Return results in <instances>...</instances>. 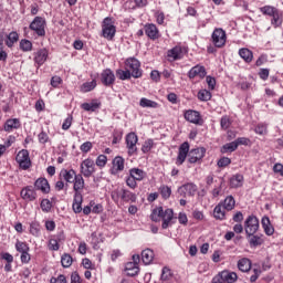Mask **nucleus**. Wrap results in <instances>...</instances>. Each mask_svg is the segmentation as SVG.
I'll list each match as a JSON object with an SVG mask.
<instances>
[{"label": "nucleus", "instance_id": "nucleus-27", "mask_svg": "<svg viewBox=\"0 0 283 283\" xmlns=\"http://www.w3.org/2000/svg\"><path fill=\"white\" fill-rule=\"evenodd\" d=\"M102 103L98 99H92L91 103H83L81 107L84 109V112H97V109H101Z\"/></svg>", "mask_w": 283, "mask_h": 283}, {"label": "nucleus", "instance_id": "nucleus-12", "mask_svg": "<svg viewBox=\"0 0 283 283\" xmlns=\"http://www.w3.org/2000/svg\"><path fill=\"white\" fill-rule=\"evenodd\" d=\"M211 41L214 48H224L227 45V32L222 28H217L211 34Z\"/></svg>", "mask_w": 283, "mask_h": 283}, {"label": "nucleus", "instance_id": "nucleus-3", "mask_svg": "<svg viewBox=\"0 0 283 283\" xmlns=\"http://www.w3.org/2000/svg\"><path fill=\"white\" fill-rule=\"evenodd\" d=\"M260 12L264 15V17H271V25H273V28H280L283 23V13L282 11H280V9L273 7V6H264L261 7Z\"/></svg>", "mask_w": 283, "mask_h": 283}, {"label": "nucleus", "instance_id": "nucleus-11", "mask_svg": "<svg viewBox=\"0 0 283 283\" xmlns=\"http://www.w3.org/2000/svg\"><path fill=\"white\" fill-rule=\"evenodd\" d=\"M45 22L43 17H35L30 23L29 29L36 34V36H45Z\"/></svg>", "mask_w": 283, "mask_h": 283}, {"label": "nucleus", "instance_id": "nucleus-17", "mask_svg": "<svg viewBox=\"0 0 283 283\" xmlns=\"http://www.w3.org/2000/svg\"><path fill=\"white\" fill-rule=\"evenodd\" d=\"M50 56V51L48 49L43 48L38 50L33 53V61L35 63L36 67H41L48 61V57Z\"/></svg>", "mask_w": 283, "mask_h": 283}, {"label": "nucleus", "instance_id": "nucleus-28", "mask_svg": "<svg viewBox=\"0 0 283 283\" xmlns=\"http://www.w3.org/2000/svg\"><path fill=\"white\" fill-rule=\"evenodd\" d=\"M219 205H221L226 211H233V209H235V198L229 195L224 200H221Z\"/></svg>", "mask_w": 283, "mask_h": 283}, {"label": "nucleus", "instance_id": "nucleus-41", "mask_svg": "<svg viewBox=\"0 0 283 283\" xmlns=\"http://www.w3.org/2000/svg\"><path fill=\"white\" fill-rule=\"evenodd\" d=\"M254 133L259 136H266V134H269V124L259 123L254 128Z\"/></svg>", "mask_w": 283, "mask_h": 283}, {"label": "nucleus", "instance_id": "nucleus-63", "mask_svg": "<svg viewBox=\"0 0 283 283\" xmlns=\"http://www.w3.org/2000/svg\"><path fill=\"white\" fill-rule=\"evenodd\" d=\"M50 283H67V277H65L63 274H60L57 277H51Z\"/></svg>", "mask_w": 283, "mask_h": 283}, {"label": "nucleus", "instance_id": "nucleus-48", "mask_svg": "<svg viewBox=\"0 0 283 283\" xmlns=\"http://www.w3.org/2000/svg\"><path fill=\"white\" fill-rule=\"evenodd\" d=\"M32 41L28 40V39H22L20 41V50L22 52H32Z\"/></svg>", "mask_w": 283, "mask_h": 283}, {"label": "nucleus", "instance_id": "nucleus-36", "mask_svg": "<svg viewBox=\"0 0 283 283\" xmlns=\"http://www.w3.org/2000/svg\"><path fill=\"white\" fill-rule=\"evenodd\" d=\"M74 264V258H72V254L70 253H63L61 255V265L63 269H70Z\"/></svg>", "mask_w": 283, "mask_h": 283}, {"label": "nucleus", "instance_id": "nucleus-30", "mask_svg": "<svg viewBox=\"0 0 283 283\" xmlns=\"http://www.w3.org/2000/svg\"><path fill=\"white\" fill-rule=\"evenodd\" d=\"M213 218L216 220H227V209L222 206V203H218L213 209Z\"/></svg>", "mask_w": 283, "mask_h": 283}, {"label": "nucleus", "instance_id": "nucleus-21", "mask_svg": "<svg viewBox=\"0 0 283 283\" xmlns=\"http://www.w3.org/2000/svg\"><path fill=\"white\" fill-rule=\"evenodd\" d=\"M17 129H21V119L20 118H9L3 124V130L7 134H12V132H17Z\"/></svg>", "mask_w": 283, "mask_h": 283}, {"label": "nucleus", "instance_id": "nucleus-23", "mask_svg": "<svg viewBox=\"0 0 283 283\" xmlns=\"http://www.w3.org/2000/svg\"><path fill=\"white\" fill-rule=\"evenodd\" d=\"M167 56L168 59H171V61H180V59L185 56V49L180 45H176L175 48L168 50Z\"/></svg>", "mask_w": 283, "mask_h": 283}, {"label": "nucleus", "instance_id": "nucleus-61", "mask_svg": "<svg viewBox=\"0 0 283 283\" xmlns=\"http://www.w3.org/2000/svg\"><path fill=\"white\" fill-rule=\"evenodd\" d=\"M155 18H156L158 25H165V12L157 11L155 13Z\"/></svg>", "mask_w": 283, "mask_h": 283}, {"label": "nucleus", "instance_id": "nucleus-33", "mask_svg": "<svg viewBox=\"0 0 283 283\" xmlns=\"http://www.w3.org/2000/svg\"><path fill=\"white\" fill-rule=\"evenodd\" d=\"M139 105L144 108H151V109H158V107H160V104H158L157 102H154L149 98L146 97H142L139 101Z\"/></svg>", "mask_w": 283, "mask_h": 283}, {"label": "nucleus", "instance_id": "nucleus-60", "mask_svg": "<svg viewBox=\"0 0 283 283\" xmlns=\"http://www.w3.org/2000/svg\"><path fill=\"white\" fill-rule=\"evenodd\" d=\"M271 74V70L269 69H260L259 77L261 81H269V75Z\"/></svg>", "mask_w": 283, "mask_h": 283}, {"label": "nucleus", "instance_id": "nucleus-38", "mask_svg": "<svg viewBox=\"0 0 283 283\" xmlns=\"http://www.w3.org/2000/svg\"><path fill=\"white\" fill-rule=\"evenodd\" d=\"M96 80H93L91 82H85L81 85L80 87V92H82V94H87V92H92L94 90H96Z\"/></svg>", "mask_w": 283, "mask_h": 283}, {"label": "nucleus", "instance_id": "nucleus-37", "mask_svg": "<svg viewBox=\"0 0 283 283\" xmlns=\"http://www.w3.org/2000/svg\"><path fill=\"white\" fill-rule=\"evenodd\" d=\"M221 275L224 283H234L238 281V274L235 272L222 271Z\"/></svg>", "mask_w": 283, "mask_h": 283}, {"label": "nucleus", "instance_id": "nucleus-13", "mask_svg": "<svg viewBox=\"0 0 283 283\" xmlns=\"http://www.w3.org/2000/svg\"><path fill=\"white\" fill-rule=\"evenodd\" d=\"M126 149L128 156H136L138 154V135L136 133H128L125 137Z\"/></svg>", "mask_w": 283, "mask_h": 283}, {"label": "nucleus", "instance_id": "nucleus-35", "mask_svg": "<svg viewBox=\"0 0 283 283\" xmlns=\"http://www.w3.org/2000/svg\"><path fill=\"white\" fill-rule=\"evenodd\" d=\"M238 269L239 271H242V273H249V271H251V261L247 258L239 260Z\"/></svg>", "mask_w": 283, "mask_h": 283}, {"label": "nucleus", "instance_id": "nucleus-31", "mask_svg": "<svg viewBox=\"0 0 283 283\" xmlns=\"http://www.w3.org/2000/svg\"><path fill=\"white\" fill-rule=\"evenodd\" d=\"M243 182H244V176L240 175V174H237V175L231 177L230 187L232 189H238V188L242 187Z\"/></svg>", "mask_w": 283, "mask_h": 283}, {"label": "nucleus", "instance_id": "nucleus-22", "mask_svg": "<svg viewBox=\"0 0 283 283\" xmlns=\"http://www.w3.org/2000/svg\"><path fill=\"white\" fill-rule=\"evenodd\" d=\"M34 187L36 191H41V193L48 195L51 191L50 181L45 179V177H40L34 181Z\"/></svg>", "mask_w": 283, "mask_h": 283}, {"label": "nucleus", "instance_id": "nucleus-53", "mask_svg": "<svg viewBox=\"0 0 283 283\" xmlns=\"http://www.w3.org/2000/svg\"><path fill=\"white\" fill-rule=\"evenodd\" d=\"M95 165L99 168L103 169L107 165V157L105 155H98Z\"/></svg>", "mask_w": 283, "mask_h": 283}, {"label": "nucleus", "instance_id": "nucleus-58", "mask_svg": "<svg viewBox=\"0 0 283 283\" xmlns=\"http://www.w3.org/2000/svg\"><path fill=\"white\" fill-rule=\"evenodd\" d=\"M90 205L92 207V213H103V205L96 203L95 201H91Z\"/></svg>", "mask_w": 283, "mask_h": 283}, {"label": "nucleus", "instance_id": "nucleus-32", "mask_svg": "<svg viewBox=\"0 0 283 283\" xmlns=\"http://www.w3.org/2000/svg\"><path fill=\"white\" fill-rule=\"evenodd\" d=\"M248 240L251 249H255L264 244V239L260 235L252 234L251 237H248Z\"/></svg>", "mask_w": 283, "mask_h": 283}, {"label": "nucleus", "instance_id": "nucleus-56", "mask_svg": "<svg viewBox=\"0 0 283 283\" xmlns=\"http://www.w3.org/2000/svg\"><path fill=\"white\" fill-rule=\"evenodd\" d=\"M218 167L220 169H224V167H229V165H231V158L229 157H221L218 163H217Z\"/></svg>", "mask_w": 283, "mask_h": 283}, {"label": "nucleus", "instance_id": "nucleus-64", "mask_svg": "<svg viewBox=\"0 0 283 283\" xmlns=\"http://www.w3.org/2000/svg\"><path fill=\"white\" fill-rule=\"evenodd\" d=\"M273 171L283 178V165L281 163H277L273 166Z\"/></svg>", "mask_w": 283, "mask_h": 283}, {"label": "nucleus", "instance_id": "nucleus-62", "mask_svg": "<svg viewBox=\"0 0 283 283\" xmlns=\"http://www.w3.org/2000/svg\"><path fill=\"white\" fill-rule=\"evenodd\" d=\"M63 84V78H61V76H57V75H54L52 78H51V85L52 87H59V85H62Z\"/></svg>", "mask_w": 283, "mask_h": 283}, {"label": "nucleus", "instance_id": "nucleus-10", "mask_svg": "<svg viewBox=\"0 0 283 283\" xmlns=\"http://www.w3.org/2000/svg\"><path fill=\"white\" fill-rule=\"evenodd\" d=\"M80 174L84 176V178H92L94 174H96V164L94 159L86 158L80 165Z\"/></svg>", "mask_w": 283, "mask_h": 283}, {"label": "nucleus", "instance_id": "nucleus-26", "mask_svg": "<svg viewBox=\"0 0 283 283\" xmlns=\"http://www.w3.org/2000/svg\"><path fill=\"white\" fill-rule=\"evenodd\" d=\"M72 209L74 213H81L83 211V195L81 192L74 195Z\"/></svg>", "mask_w": 283, "mask_h": 283}, {"label": "nucleus", "instance_id": "nucleus-57", "mask_svg": "<svg viewBox=\"0 0 283 283\" xmlns=\"http://www.w3.org/2000/svg\"><path fill=\"white\" fill-rule=\"evenodd\" d=\"M38 140H39L40 145H45L46 143H50V136L48 135V133H45V130H42L38 135Z\"/></svg>", "mask_w": 283, "mask_h": 283}, {"label": "nucleus", "instance_id": "nucleus-18", "mask_svg": "<svg viewBox=\"0 0 283 283\" xmlns=\"http://www.w3.org/2000/svg\"><path fill=\"white\" fill-rule=\"evenodd\" d=\"M144 32L150 41H158V39H160V30H158V27L154 23H146L144 25Z\"/></svg>", "mask_w": 283, "mask_h": 283}, {"label": "nucleus", "instance_id": "nucleus-7", "mask_svg": "<svg viewBox=\"0 0 283 283\" xmlns=\"http://www.w3.org/2000/svg\"><path fill=\"white\" fill-rule=\"evenodd\" d=\"M125 70H127L133 78H140L143 76V69H140V61L136 57H127L124 62Z\"/></svg>", "mask_w": 283, "mask_h": 283}, {"label": "nucleus", "instance_id": "nucleus-39", "mask_svg": "<svg viewBox=\"0 0 283 283\" xmlns=\"http://www.w3.org/2000/svg\"><path fill=\"white\" fill-rule=\"evenodd\" d=\"M19 41V33L17 31H12L8 34L6 40L7 48H14V43Z\"/></svg>", "mask_w": 283, "mask_h": 283}, {"label": "nucleus", "instance_id": "nucleus-59", "mask_svg": "<svg viewBox=\"0 0 283 283\" xmlns=\"http://www.w3.org/2000/svg\"><path fill=\"white\" fill-rule=\"evenodd\" d=\"M72 120H74V118L72 117V115H69V116L64 119V122H63V124H62V129H63L64 132H67V129H70V128L72 127Z\"/></svg>", "mask_w": 283, "mask_h": 283}, {"label": "nucleus", "instance_id": "nucleus-55", "mask_svg": "<svg viewBox=\"0 0 283 283\" xmlns=\"http://www.w3.org/2000/svg\"><path fill=\"white\" fill-rule=\"evenodd\" d=\"M220 126L222 129L227 130L231 127V118L229 116H222L220 120Z\"/></svg>", "mask_w": 283, "mask_h": 283}, {"label": "nucleus", "instance_id": "nucleus-19", "mask_svg": "<svg viewBox=\"0 0 283 283\" xmlns=\"http://www.w3.org/2000/svg\"><path fill=\"white\" fill-rule=\"evenodd\" d=\"M20 196L25 202H34L36 200V190L32 186H27L22 188Z\"/></svg>", "mask_w": 283, "mask_h": 283}, {"label": "nucleus", "instance_id": "nucleus-4", "mask_svg": "<svg viewBox=\"0 0 283 283\" xmlns=\"http://www.w3.org/2000/svg\"><path fill=\"white\" fill-rule=\"evenodd\" d=\"M112 200L118 205V202H136L137 197L136 193L132 192L128 189L120 188L115 189L111 192Z\"/></svg>", "mask_w": 283, "mask_h": 283}, {"label": "nucleus", "instance_id": "nucleus-40", "mask_svg": "<svg viewBox=\"0 0 283 283\" xmlns=\"http://www.w3.org/2000/svg\"><path fill=\"white\" fill-rule=\"evenodd\" d=\"M142 261L144 264H151L154 262V252L151 249H146L142 252Z\"/></svg>", "mask_w": 283, "mask_h": 283}, {"label": "nucleus", "instance_id": "nucleus-6", "mask_svg": "<svg viewBox=\"0 0 283 283\" xmlns=\"http://www.w3.org/2000/svg\"><path fill=\"white\" fill-rule=\"evenodd\" d=\"M102 36L107 41H114L116 36V22L114 18L106 17L102 22Z\"/></svg>", "mask_w": 283, "mask_h": 283}, {"label": "nucleus", "instance_id": "nucleus-8", "mask_svg": "<svg viewBox=\"0 0 283 283\" xmlns=\"http://www.w3.org/2000/svg\"><path fill=\"white\" fill-rule=\"evenodd\" d=\"M15 163L19 165V169L28 171L32 168V159H30V151L28 149H21L15 156Z\"/></svg>", "mask_w": 283, "mask_h": 283}, {"label": "nucleus", "instance_id": "nucleus-42", "mask_svg": "<svg viewBox=\"0 0 283 283\" xmlns=\"http://www.w3.org/2000/svg\"><path fill=\"white\" fill-rule=\"evenodd\" d=\"M238 149V144L234 142L228 143L221 147V154H233Z\"/></svg>", "mask_w": 283, "mask_h": 283}, {"label": "nucleus", "instance_id": "nucleus-46", "mask_svg": "<svg viewBox=\"0 0 283 283\" xmlns=\"http://www.w3.org/2000/svg\"><path fill=\"white\" fill-rule=\"evenodd\" d=\"M15 251H18V253L30 252V245L28 244V242L17 240Z\"/></svg>", "mask_w": 283, "mask_h": 283}, {"label": "nucleus", "instance_id": "nucleus-5", "mask_svg": "<svg viewBox=\"0 0 283 283\" xmlns=\"http://www.w3.org/2000/svg\"><path fill=\"white\" fill-rule=\"evenodd\" d=\"M147 178V172L140 168H130L129 174L126 177V185L129 189H136L138 182H143Z\"/></svg>", "mask_w": 283, "mask_h": 283}, {"label": "nucleus", "instance_id": "nucleus-15", "mask_svg": "<svg viewBox=\"0 0 283 283\" xmlns=\"http://www.w3.org/2000/svg\"><path fill=\"white\" fill-rule=\"evenodd\" d=\"M101 83L105 87H112L116 83V75L111 69H105L101 73Z\"/></svg>", "mask_w": 283, "mask_h": 283}, {"label": "nucleus", "instance_id": "nucleus-2", "mask_svg": "<svg viewBox=\"0 0 283 283\" xmlns=\"http://www.w3.org/2000/svg\"><path fill=\"white\" fill-rule=\"evenodd\" d=\"M150 220L153 222H160L161 220V229H168L172 224H176L177 218L174 216V209L166 208L164 210L163 207H157L153 209Z\"/></svg>", "mask_w": 283, "mask_h": 283}, {"label": "nucleus", "instance_id": "nucleus-50", "mask_svg": "<svg viewBox=\"0 0 283 283\" xmlns=\"http://www.w3.org/2000/svg\"><path fill=\"white\" fill-rule=\"evenodd\" d=\"M40 207L43 213H50V211H52V201H50V199H43Z\"/></svg>", "mask_w": 283, "mask_h": 283}, {"label": "nucleus", "instance_id": "nucleus-1", "mask_svg": "<svg viewBox=\"0 0 283 283\" xmlns=\"http://www.w3.org/2000/svg\"><path fill=\"white\" fill-rule=\"evenodd\" d=\"M189 142H184L178 149V155L176 159V165L180 167L181 165H185V161L187 160L188 156V163L190 165H196V163H200L205 158V155L207 154V149L205 147H199L189 150Z\"/></svg>", "mask_w": 283, "mask_h": 283}, {"label": "nucleus", "instance_id": "nucleus-16", "mask_svg": "<svg viewBox=\"0 0 283 283\" xmlns=\"http://www.w3.org/2000/svg\"><path fill=\"white\" fill-rule=\"evenodd\" d=\"M184 118L188 123H191L192 125H202V115H200V112L188 109L184 112Z\"/></svg>", "mask_w": 283, "mask_h": 283}, {"label": "nucleus", "instance_id": "nucleus-52", "mask_svg": "<svg viewBox=\"0 0 283 283\" xmlns=\"http://www.w3.org/2000/svg\"><path fill=\"white\" fill-rule=\"evenodd\" d=\"M198 98L203 102L211 101V92L208 90H201L198 92Z\"/></svg>", "mask_w": 283, "mask_h": 283}, {"label": "nucleus", "instance_id": "nucleus-54", "mask_svg": "<svg viewBox=\"0 0 283 283\" xmlns=\"http://www.w3.org/2000/svg\"><path fill=\"white\" fill-rule=\"evenodd\" d=\"M49 251H59L61 249V244H59V240L50 239L48 243Z\"/></svg>", "mask_w": 283, "mask_h": 283}, {"label": "nucleus", "instance_id": "nucleus-25", "mask_svg": "<svg viewBox=\"0 0 283 283\" xmlns=\"http://www.w3.org/2000/svg\"><path fill=\"white\" fill-rule=\"evenodd\" d=\"M85 189V179L83 178V174H77L73 180V191L75 193H81Z\"/></svg>", "mask_w": 283, "mask_h": 283}, {"label": "nucleus", "instance_id": "nucleus-43", "mask_svg": "<svg viewBox=\"0 0 283 283\" xmlns=\"http://www.w3.org/2000/svg\"><path fill=\"white\" fill-rule=\"evenodd\" d=\"M117 78H119V81H129V78H132V73L126 69V70H122L118 69L115 72Z\"/></svg>", "mask_w": 283, "mask_h": 283}, {"label": "nucleus", "instance_id": "nucleus-14", "mask_svg": "<svg viewBox=\"0 0 283 283\" xmlns=\"http://www.w3.org/2000/svg\"><path fill=\"white\" fill-rule=\"evenodd\" d=\"M187 75L190 81H193V78L202 81L207 77V69L203 65L197 64L188 71Z\"/></svg>", "mask_w": 283, "mask_h": 283}, {"label": "nucleus", "instance_id": "nucleus-20", "mask_svg": "<svg viewBox=\"0 0 283 283\" xmlns=\"http://www.w3.org/2000/svg\"><path fill=\"white\" fill-rule=\"evenodd\" d=\"M111 174L112 176H116V174H120V171H125V158L122 156H116L112 161Z\"/></svg>", "mask_w": 283, "mask_h": 283}, {"label": "nucleus", "instance_id": "nucleus-34", "mask_svg": "<svg viewBox=\"0 0 283 283\" xmlns=\"http://www.w3.org/2000/svg\"><path fill=\"white\" fill-rule=\"evenodd\" d=\"M239 56L247 63H251L253 61V51L242 48L239 50Z\"/></svg>", "mask_w": 283, "mask_h": 283}, {"label": "nucleus", "instance_id": "nucleus-9", "mask_svg": "<svg viewBox=\"0 0 283 283\" xmlns=\"http://www.w3.org/2000/svg\"><path fill=\"white\" fill-rule=\"evenodd\" d=\"M260 230V220L254 214L249 216L244 221V231L247 238H251V235H255Z\"/></svg>", "mask_w": 283, "mask_h": 283}, {"label": "nucleus", "instance_id": "nucleus-47", "mask_svg": "<svg viewBox=\"0 0 283 283\" xmlns=\"http://www.w3.org/2000/svg\"><path fill=\"white\" fill-rule=\"evenodd\" d=\"M174 277V273L171 272V269L165 266L161 270L160 280L161 282H169Z\"/></svg>", "mask_w": 283, "mask_h": 283}, {"label": "nucleus", "instance_id": "nucleus-44", "mask_svg": "<svg viewBox=\"0 0 283 283\" xmlns=\"http://www.w3.org/2000/svg\"><path fill=\"white\" fill-rule=\"evenodd\" d=\"M29 231L31 235H34V238H39L41 234V223H39V221L31 222Z\"/></svg>", "mask_w": 283, "mask_h": 283}, {"label": "nucleus", "instance_id": "nucleus-49", "mask_svg": "<svg viewBox=\"0 0 283 283\" xmlns=\"http://www.w3.org/2000/svg\"><path fill=\"white\" fill-rule=\"evenodd\" d=\"M160 196L164 200H169L171 198V187L169 186H161L159 188Z\"/></svg>", "mask_w": 283, "mask_h": 283}, {"label": "nucleus", "instance_id": "nucleus-24", "mask_svg": "<svg viewBox=\"0 0 283 283\" xmlns=\"http://www.w3.org/2000/svg\"><path fill=\"white\" fill-rule=\"evenodd\" d=\"M77 174L74 169H65L63 168L60 171V180H65V182L72 185L74 182V179L76 178Z\"/></svg>", "mask_w": 283, "mask_h": 283}, {"label": "nucleus", "instance_id": "nucleus-45", "mask_svg": "<svg viewBox=\"0 0 283 283\" xmlns=\"http://www.w3.org/2000/svg\"><path fill=\"white\" fill-rule=\"evenodd\" d=\"M179 191L188 193V196H193L196 191H198V187L193 184H186L181 188H179Z\"/></svg>", "mask_w": 283, "mask_h": 283}, {"label": "nucleus", "instance_id": "nucleus-51", "mask_svg": "<svg viewBox=\"0 0 283 283\" xmlns=\"http://www.w3.org/2000/svg\"><path fill=\"white\" fill-rule=\"evenodd\" d=\"M154 149V139H147L142 146L143 154H149Z\"/></svg>", "mask_w": 283, "mask_h": 283}, {"label": "nucleus", "instance_id": "nucleus-29", "mask_svg": "<svg viewBox=\"0 0 283 283\" xmlns=\"http://www.w3.org/2000/svg\"><path fill=\"white\" fill-rule=\"evenodd\" d=\"M261 224L266 235H273V233H275V228H273V224H271V219L269 217H263Z\"/></svg>", "mask_w": 283, "mask_h": 283}]
</instances>
